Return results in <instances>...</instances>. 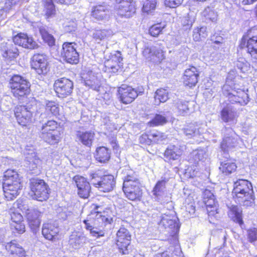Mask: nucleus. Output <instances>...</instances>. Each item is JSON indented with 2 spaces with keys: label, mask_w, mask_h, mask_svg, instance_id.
I'll use <instances>...</instances> for the list:
<instances>
[{
  "label": "nucleus",
  "mask_w": 257,
  "mask_h": 257,
  "mask_svg": "<svg viewBox=\"0 0 257 257\" xmlns=\"http://www.w3.org/2000/svg\"><path fill=\"white\" fill-rule=\"evenodd\" d=\"M31 65L39 74H45L49 71L47 59L43 54H35L32 58Z\"/></svg>",
  "instance_id": "obj_17"
},
{
  "label": "nucleus",
  "mask_w": 257,
  "mask_h": 257,
  "mask_svg": "<svg viewBox=\"0 0 257 257\" xmlns=\"http://www.w3.org/2000/svg\"><path fill=\"white\" fill-rule=\"evenodd\" d=\"M4 178L5 197L8 200H13L19 194L22 187L19 175L16 171L8 169L5 172Z\"/></svg>",
  "instance_id": "obj_4"
},
{
  "label": "nucleus",
  "mask_w": 257,
  "mask_h": 257,
  "mask_svg": "<svg viewBox=\"0 0 257 257\" xmlns=\"http://www.w3.org/2000/svg\"><path fill=\"white\" fill-rule=\"evenodd\" d=\"M27 161L29 162V167L32 171H36L34 173H39L42 165V161L38 157L35 152L34 147L27 146L24 152Z\"/></svg>",
  "instance_id": "obj_16"
},
{
  "label": "nucleus",
  "mask_w": 257,
  "mask_h": 257,
  "mask_svg": "<svg viewBox=\"0 0 257 257\" xmlns=\"http://www.w3.org/2000/svg\"><path fill=\"white\" fill-rule=\"evenodd\" d=\"M82 80L84 85L89 88L98 91L101 83L98 77L92 71L82 74Z\"/></svg>",
  "instance_id": "obj_25"
},
{
  "label": "nucleus",
  "mask_w": 257,
  "mask_h": 257,
  "mask_svg": "<svg viewBox=\"0 0 257 257\" xmlns=\"http://www.w3.org/2000/svg\"><path fill=\"white\" fill-rule=\"evenodd\" d=\"M77 45L74 42H65L62 46V55L66 61L70 64H77L79 61Z\"/></svg>",
  "instance_id": "obj_15"
},
{
  "label": "nucleus",
  "mask_w": 257,
  "mask_h": 257,
  "mask_svg": "<svg viewBox=\"0 0 257 257\" xmlns=\"http://www.w3.org/2000/svg\"><path fill=\"white\" fill-rule=\"evenodd\" d=\"M230 74L229 73L227 81L222 87V90L224 95L228 98V100L231 103L238 104L240 105H245L249 102V97L247 93L248 90L240 89L238 87L236 84L230 86L228 80L230 79Z\"/></svg>",
  "instance_id": "obj_5"
},
{
  "label": "nucleus",
  "mask_w": 257,
  "mask_h": 257,
  "mask_svg": "<svg viewBox=\"0 0 257 257\" xmlns=\"http://www.w3.org/2000/svg\"><path fill=\"white\" fill-rule=\"evenodd\" d=\"M156 56L159 60H162L164 58L163 51L161 49H157L156 47V50L153 51V56Z\"/></svg>",
  "instance_id": "obj_63"
},
{
  "label": "nucleus",
  "mask_w": 257,
  "mask_h": 257,
  "mask_svg": "<svg viewBox=\"0 0 257 257\" xmlns=\"http://www.w3.org/2000/svg\"><path fill=\"white\" fill-rule=\"evenodd\" d=\"M202 16L205 17L206 20H208L212 22H215L217 20V14L212 8L207 7L202 13Z\"/></svg>",
  "instance_id": "obj_44"
},
{
  "label": "nucleus",
  "mask_w": 257,
  "mask_h": 257,
  "mask_svg": "<svg viewBox=\"0 0 257 257\" xmlns=\"http://www.w3.org/2000/svg\"><path fill=\"white\" fill-rule=\"evenodd\" d=\"M222 133L223 139L220 144L221 150L227 152L232 151L238 145L239 136L229 127L223 128Z\"/></svg>",
  "instance_id": "obj_10"
},
{
  "label": "nucleus",
  "mask_w": 257,
  "mask_h": 257,
  "mask_svg": "<svg viewBox=\"0 0 257 257\" xmlns=\"http://www.w3.org/2000/svg\"><path fill=\"white\" fill-rule=\"evenodd\" d=\"M186 149L184 145H169L165 151L164 157L168 161L178 160Z\"/></svg>",
  "instance_id": "obj_26"
},
{
  "label": "nucleus",
  "mask_w": 257,
  "mask_h": 257,
  "mask_svg": "<svg viewBox=\"0 0 257 257\" xmlns=\"http://www.w3.org/2000/svg\"><path fill=\"white\" fill-rule=\"evenodd\" d=\"M178 218L173 215L164 214L160 221V225L163 226L166 229L171 230V235L176 234L179 229Z\"/></svg>",
  "instance_id": "obj_24"
},
{
  "label": "nucleus",
  "mask_w": 257,
  "mask_h": 257,
  "mask_svg": "<svg viewBox=\"0 0 257 257\" xmlns=\"http://www.w3.org/2000/svg\"><path fill=\"white\" fill-rule=\"evenodd\" d=\"M104 214V212H101L99 206H96L94 210L83 221L84 228L89 232L91 236L96 238L104 236L106 232L105 226L112 221L111 217L106 216Z\"/></svg>",
  "instance_id": "obj_1"
},
{
  "label": "nucleus",
  "mask_w": 257,
  "mask_h": 257,
  "mask_svg": "<svg viewBox=\"0 0 257 257\" xmlns=\"http://www.w3.org/2000/svg\"><path fill=\"white\" fill-rule=\"evenodd\" d=\"M94 133L91 131H77L76 132V139L83 145L90 147L94 137Z\"/></svg>",
  "instance_id": "obj_34"
},
{
  "label": "nucleus",
  "mask_w": 257,
  "mask_h": 257,
  "mask_svg": "<svg viewBox=\"0 0 257 257\" xmlns=\"http://www.w3.org/2000/svg\"><path fill=\"white\" fill-rule=\"evenodd\" d=\"M247 232L248 238L250 242H253L257 240V228H251Z\"/></svg>",
  "instance_id": "obj_57"
},
{
  "label": "nucleus",
  "mask_w": 257,
  "mask_h": 257,
  "mask_svg": "<svg viewBox=\"0 0 257 257\" xmlns=\"http://www.w3.org/2000/svg\"><path fill=\"white\" fill-rule=\"evenodd\" d=\"M45 109L46 111L50 112L53 115L57 116L59 114V105L55 101H46L45 102Z\"/></svg>",
  "instance_id": "obj_43"
},
{
  "label": "nucleus",
  "mask_w": 257,
  "mask_h": 257,
  "mask_svg": "<svg viewBox=\"0 0 257 257\" xmlns=\"http://www.w3.org/2000/svg\"><path fill=\"white\" fill-rule=\"evenodd\" d=\"M57 121L49 120L43 124L40 137L50 145L58 144L61 139V133Z\"/></svg>",
  "instance_id": "obj_6"
},
{
  "label": "nucleus",
  "mask_w": 257,
  "mask_h": 257,
  "mask_svg": "<svg viewBox=\"0 0 257 257\" xmlns=\"http://www.w3.org/2000/svg\"><path fill=\"white\" fill-rule=\"evenodd\" d=\"M156 5L157 0H146L143 4V11L149 13L155 9Z\"/></svg>",
  "instance_id": "obj_51"
},
{
  "label": "nucleus",
  "mask_w": 257,
  "mask_h": 257,
  "mask_svg": "<svg viewBox=\"0 0 257 257\" xmlns=\"http://www.w3.org/2000/svg\"><path fill=\"white\" fill-rule=\"evenodd\" d=\"M236 168L235 163L227 160L221 163L219 170L224 175H228L234 172Z\"/></svg>",
  "instance_id": "obj_40"
},
{
  "label": "nucleus",
  "mask_w": 257,
  "mask_h": 257,
  "mask_svg": "<svg viewBox=\"0 0 257 257\" xmlns=\"http://www.w3.org/2000/svg\"><path fill=\"white\" fill-rule=\"evenodd\" d=\"M29 226L34 233H36L40 225V219L33 220L30 218V220H28Z\"/></svg>",
  "instance_id": "obj_54"
},
{
  "label": "nucleus",
  "mask_w": 257,
  "mask_h": 257,
  "mask_svg": "<svg viewBox=\"0 0 257 257\" xmlns=\"http://www.w3.org/2000/svg\"><path fill=\"white\" fill-rule=\"evenodd\" d=\"M167 122V119L161 114H156L155 117L148 122L150 126H156L163 125Z\"/></svg>",
  "instance_id": "obj_48"
},
{
  "label": "nucleus",
  "mask_w": 257,
  "mask_h": 257,
  "mask_svg": "<svg viewBox=\"0 0 257 257\" xmlns=\"http://www.w3.org/2000/svg\"><path fill=\"white\" fill-rule=\"evenodd\" d=\"M213 193L209 190L206 189L203 193V201L214 197Z\"/></svg>",
  "instance_id": "obj_62"
},
{
  "label": "nucleus",
  "mask_w": 257,
  "mask_h": 257,
  "mask_svg": "<svg viewBox=\"0 0 257 257\" xmlns=\"http://www.w3.org/2000/svg\"><path fill=\"white\" fill-rule=\"evenodd\" d=\"M44 12L48 17L51 16L55 13V7L52 0H43Z\"/></svg>",
  "instance_id": "obj_50"
},
{
  "label": "nucleus",
  "mask_w": 257,
  "mask_h": 257,
  "mask_svg": "<svg viewBox=\"0 0 257 257\" xmlns=\"http://www.w3.org/2000/svg\"><path fill=\"white\" fill-rule=\"evenodd\" d=\"M211 40L215 44H220L223 42V38L220 36L213 35L211 36Z\"/></svg>",
  "instance_id": "obj_64"
},
{
  "label": "nucleus",
  "mask_w": 257,
  "mask_h": 257,
  "mask_svg": "<svg viewBox=\"0 0 257 257\" xmlns=\"http://www.w3.org/2000/svg\"><path fill=\"white\" fill-rule=\"evenodd\" d=\"M113 35V32L110 29H96L91 32V36L97 43L102 41H105Z\"/></svg>",
  "instance_id": "obj_32"
},
{
  "label": "nucleus",
  "mask_w": 257,
  "mask_h": 257,
  "mask_svg": "<svg viewBox=\"0 0 257 257\" xmlns=\"http://www.w3.org/2000/svg\"><path fill=\"white\" fill-rule=\"evenodd\" d=\"M207 28L205 27L197 28L193 31V38L196 41H198L201 38H205L207 36Z\"/></svg>",
  "instance_id": "obj_49"
},
{
  "label": "nucleus",
  "mask_w": 257,
  "mask_h": 257,
  "mask_svg": "<svg viewBox=\"0 0 257 257\" xmlns=\"http://www.w3.org/2000/svg\"><path fill=\"white\" fill-rule=\"evenodd\" d=\"M204 128L199 126L197 123H191L183 130V133L188 138H192L204 133Z\"/></svg>",
  "instance_id": "obj_33"
},
{
  "label": "nucleus",
  "mask_w": 257,
  "mask_h": 257,
  "mask_svg": "<svg viewBox=\"0 0 257 257\" xmlns=\"http://www.w3.org/2000/svg\"><path fill=\"white\" fill-rule=\"evenodd\" d=\"M148 138L154 143H160L167 138L163 133L158 131L151 132L148 135Z\"/></svg>",
  "instance_id": "obj_42"
},
{
  "label": "nucleus",
  "mask_w": 257,
  "mask_h": 257,
  "mask_svg": "<svg viewBox=\"0 0 257 257\" xmlns=\"http://www.w3.org/2000/svg\"><path fill=\"white\" fill-rule=\"evenodd\" d=\"M237 117L236 110L231 105H227L223 108L221 111V118L224 122L235 123Z\"/></svg>",
  "instance_id": "obj_31"
},
{
  "label": "nucleus",
  "mask_w": 257,
  "mask_h": 257,
  "mask_svg": "<svg viewBox=\"0 0 257 257\" xmlns=\"http://www.w3.org/2000/svg\"><path fill=\"white\" fill-rule=\"evenodd\" d=\"M207 157V155L205 149H197L193 151L190 154L189 162L196 166L199 162H203L204 159H206Z\"/></svg>",
  "instance_id": "obj_38"
},
{
  "label": "nucleus",
  "mask_w": 257,
  "mask_h": 257,
  "mask_svg": "<svg viewBox=\"0 0 257 257\" xmlns=\"http://www.w3.org/2000/svg\"><path fill=\"white\" fill-rule=\"evenodd\" d=\"M164 26L160 24H155L149 29V33L153 37H157L162 31Z\"/></svg>",
  "instance_id": "obj_52"
},
{
  "label": "nucleus",
  "mask_w": 257,
  "mask_h": 257,
  "mask_svg": "<svg viewBox=\"0 0 257 257\" xmlns=\"http://www.w3.org/2000/svg\"><path fill=\"white\" fill-rule=\"evenodd\" d=\"M228 215L233 221L238 223L240 225L243 224L242 219V210L237 206L232 205L228 207Z\"/></svg>",
  "instance_id": "obj_37"
},
{
  "label": "nucleus",
  "mask_w": 257,
  "mask_h": 257,
  "mask_svg": "<svg viewBox=\"0 0 257 257\" xmlns=\"http://www.w3.org/2000/svg\"><path fill=\"white\" fill-rule=\"evenodd\" d=\"M18 1L19 0H6L4 7L5 9H7L9 12L10 10L13 8Z\"/></svg>",
  "instance_id": "obj_61"
},
{
  "label": "nucleus",
  "mask_w": 257,
  "mask_h": 257,
  "mask_svg": "<svg viewBox=\"0 0 257 257\" xmlns=\"http://www.w3.org/2000/svg\"><path fill=\"white\" fill-rule=\"evenodd\" d=\"M116 2L114 9L117 16L129 18L136 13V8L133 0H116Z\"/></svg>",
  "instance_id": "obj_12"
},
{
  "label": "nucleus",
  "mask_w": 257,
  "mask_h": 257,
  "mask_svg": "<svg viewBox=\"0 0 257 257\" xmlns=\"http://www.w3.org/2000/svg\"><path fill=\"white\" fill-rule=\"evenodd\" d=\"M40 33L42 36L43 40L47 43L49 46H52L55 45V39L54 37L50 34L45 29L41 28Z\"/></svg>",
  "instance_id": "obj_46"
},
{
  "label": "nucleus",
  "mask_w": 257,
  "mask_h": 257,
  "mask_svg": "<svg viewBox=\"0 0 257 257\" xmlns=\"http://www.w3.org/2000/svg\"><path fill=\"white\" fill-rule=\"evenodd\" d=\"M54 88L58 96L64 98L72 92L73 83L69 79L61 78L55 81Z\"/></svg>",
  "instance_id": "obj_14"
},
{
  "label": "nucleus",
  "mask_w": 257,
  "mask_h": 257,
  "mask_svg": "<svg viewBox=\"0 0 257 257\" xmlns=\"http://www.w3.org/2000/svg\"><path fill=\"white\" fill-rule=\"evenodd\" d=\"M188 103L189 102L180 99L174 101L175 106L178 109V113L182 115H184L185 113L189 110Z\"/></svg>",
  "instance_id": "obj_45"
},
{
  "label": "nucleus",
  "mask_w": 257,
  "mask_h": 257,
  "mask_svg": "<svg viewBox=\"0 0 257 257\" xmlns=\"http://www.w3.org/2000/svg\"><path fill=\"white\" fill-rule=\"evenodd\" d=\"M166 183L165 180L158 181L152 191L154 199L162 204L168 203L170 201V197L165 195Z\"/></svg>",
  "instance_id": "obj_21"
},
{
  "label": "nucleus",
  "mask_w": 257,
  "mask_h": 257,
  "mask_svg": "<svg viewBox=\"0 0 257 257\" xmlns=\"http://www.w3.org/2000/svg\"><path fill=\"white\" fill-rule=\"evenodd\" d=\"M59 231L60 229L57 225L50 222L43 224L42 233L46 239L55 241L57 238Z\"/></svg>",
  "instance_id": "obj_28"
},
{
  "label": "nucleus",
  "mask_w": 257,
  "mask_h": 257,
  "mask_svg": "<svg viewBox=\"0 0 257 257\" xmlns=\"http://www.w3.org/2000/svg\"><path fill=\"white\" fill-rule=\"evenodd\" d=\"M109 10L104 6L98 5L93 7L91 12L92 16L98 20L106 19L109 17Z\"/></svg>",
  "instance_id": "obj_36"
},
{
  "label": "nucleus",
  "mask_w": 257,
  "mask_h": 257,
  "mask_svg": "<svg viewBox=\"0 0 257 257\" xmlns=\"http://www.w3.org/2000/svg\"><path fill=\"white\" fill-rule=\"evenodd\" d=\"M37 101L32 98L25 105H19L15 107L14 113L18 122L21 125L26 126L31 122L33 112L36 108Z\"/></svg>",
  "instance_id": "obj_7"
},
{
  "label": "nucleus",
  "mask_w": 257,
  "mask_h": 257,
  "mask_svg": "<svg viewBox=\"0 0 257 257\" xmlns=\"http://www.w3.org/2000/svg\"><path fill=\"white\" fill-rule=\"evenodd\" d=\"M183 0H165V4L170 8H176L180 6Z\"/></svg>",
  "instance_id": "obj_59"
},
{
  "label": "nucleus",
  "mask_w": 257,
  "mask_h": 257,
  "mask_svg": "<svg viewBox=\"0 0 257 257\" xmlns=\"http://www.w3.org/2000/svg\"><path fill=\"white\" fill-rule=\"evenodd\" d=\"M30 195L33 199L39 201L46 200L49 198L50 188L43 180H33L30 185Z\"/></svg>",
  "instance_id": "obj_9"
},
{
  "label": "nucleus",
  "mask_w": 257,
  "mask_h": 257,
  "mask_svg": "<svg viewBox=\"0 0 257 257\" xmlns=\"http://www.w3.org/2000/svg\"><path fill=\"white\" fill-rule=\"evenodd\" d=\"M78 189V194L82 198H87L89 196L91 187L87 179L81 176H75L73 178Z\"/></svg>",
  "instance_id": "obj_23"
},
{
  "label": "nucleus",
  "mask_w": 257,
  "mask_h": 257,
  "mask_svg": "<svg viewBox=\"0 0 257 257\" xmlns=\"http://www.w3.org/2000/svg\"><path fill=\"white\" fill-rule=\"evenodd\" d=\"M236 67L242 73L247 72L250 69V64L243 58H239L235 63Z\"/></svg>",
  "instance_id": "obj_47"
},
{
  "label": "nucleus",
  "mask_w": 257,
  "mask_h": 257,
  "mask_svg": "<svg viewBox=\"0 0 257 257\" xmlns=\"http://www.w3.org/2000/svg\"><path fill=\"white\" fill-rule=\"evenodd\" d=\"M252 186L246 180L239 179L234 183L232 191L233 197L235 201L246 207L254 204V196Z\"/></svg>",
  "instance_id": "obj_3"
},
{
  "label": "nucleus",
  "mask_w": 257,
  "mask_h": 257,
  "mask_svg": "<svg viewBox=\"0 0 257 257\" xmlns=\"http://www.w3.org/2000/svg\"><path fill=\"white\" fill-rule=\"evenodd\" d=\"M41 215V212L38 209H33L29 211L27 213V219L30 220L31 218L33 220L40 219Z\"/></svg>",
  "instance_id": "obj_55"
},
{
  "label": "nucleus",
  "mask_w": 257,
  "mask_h": 257,
  "mask_svg": "<svg viewBox=\"0 0 257 257\" xmlns=\"http://www.w3.org/2000/svg\"><path fill=\"white\" fill-rule=\"evenodd\" d=\"M122 58L119 51L111 54V57L104 62L105 71L115 73L122 66Z\"/></svg>",
  "instance_id": "obj_18"
},
{
  "label": "nucleus",
  "mask_w": 257,
  "mask_h": 257,
  "mask_svg": "<svg viewBox=\"0 0 257 257\" xmlns=\"http://www.w3.org/2000/svg\"><path fill=\"white\" fill-rule=\"evenodd\" d=\"M122 173L124 175L122 189L126 197L132 201L139 200L142 191L138 175L128 168L123 169Z\"/></svg>",
  "instance_id": "obj_2"
},
{
  "label": "nucleus",
  "mask_w": 257,
  "mask_h": 257,
  "mask_svg": "<svg viewBox=\"0 0 257 257\" xmlns=\"http://www.w3.org/2000/svg\"><path fill=\"white\" fill-rule=\"evenodd\" d=\"M9 213L11 215V219L14 223H18L22 221V215L15 210H13V209L11 208Z\"/></svg>",
  "instance_id": "obj_53"
},
{
  "label": "nucleus",
  "mask_w": 257,
  "mask_h": 257,
  "mask_svg": "<svg viewBox=\"0 0 257 257\" xmlns=\"http://www.w3.org/2000/svg\"><path fill=\"white\" fill-rule=\"evenodd\" d=\"M86 237L81 233L73 232L70 235L69 242L75 249L79 248L85 242Z\"/></svg>",
  "instance_id": "obj_35"
},
{
  "label": "nucleus",
  "mask_w": 257,
  "mask_h": 257,
  "mask_svg": "<svg viewBox=\"0 0 257 257\" xmlns=\"http://www.w3.org/2000/svg\"><path fill=\"white\" fill-rule=\"evenodd\" d=\"M131 240V234L130 231L124 227H120L116 233V244L122 254L128 253Z\"/></svg>",
  "instance_id": "obj_13"
},
{
  "label": "nucleus",
  "mask_w": 257,
  "mask_h": 257,
  "mask_svg": "<svg viewBox=\"0 0 257 257\" xmlns=\"http://www.w3.org/2000/svg\"><path fill=\"white\" fill-rule=\"evenodd\" d=\"M155 50L156 46L145 47L143 51V54L147 59L151 58V57L153 56V51Z\"/></svg>",
  "instance_id": "obj_56"
},
{
  "label": "nucleus",
  "mask_w": 257,
  "mask_h": 257,
  "mask_svg": "<svg viewBox=\"0 0 257 257\" xmlns=\"http://www.w3.org/2000/svg\"><path fill=\"white\" fill-rule=\"evenodd\" d=\"M240 46L241 48L246 46L247 52L250 54L252 59L257 60V36H253L247 40L246 44V39L243 37Z\"/></svg>",
  "instance_id": "obj_29"
},
{
  "label": "nucleus",
  "mask_w": 257,
  "mask_h": 257,
  "mask_svg": "<svg viewBox=\"0 0 257 257\" xmlns=\"http://www.w3.org/2000/svg\"><path fill=\"white\" fill-rule=\"evenodd\" d=\"M16 231L19 234H22L25 231V225L22 221L12 225Z\"/></svg>",
  "instance_id": "obj_58"
},
{
  "label": "nucleus",
  "mask_w": 257,
  "mask_h": 257,
  "mask_svg": "<svg viewBox=\"0 0 257 257\" xmlns=\"http://www.w3.org/2000/svg\"><path fill=\"white\" fill-rule=\"evenodd\" d=\"M10 86L14 95L18 98L30 93V82L19 75H14L10 80Z\"/></svg>",
  "instance_id": "obj_8"
},
{
  "label": "nucleus",
  "mask_w": 257,
  "mask_h": 257,
  "mask_svg": "<svg viewBox=\"0 0 257 257\" xmlns=\"http://www.w3.org/2000/svg\"><path fill=\"white\" fill-rule=\"evenodd\" d=\"M204 203L206 206V208H210L215 209L216 206V202L215 201V197L213 198H210L207 200H204Z\"/></svg>",
  "instance_id": "obj_60"
},
{
  "label": "nucleus",
  "mask_w": 257,
  "mask_h": 257,
  "mask_svg": "<svg viewBox=\"0 0 257 257\" xmlns=\"http://www.w3.org/2000/svg\"><path fill=\"white\" fill-rule=\"evenodd\" d=\"M90 177L91 183L100 191L110 192L115 186V180L112 175H105L98 179L99 177L97 174L94 173L91 174Z\"/></svg>",
  "instance_id": "obj_11"
},
{
  "label": "nucleus",
  "mask_w": 257,
  "mask_h": 257,
  "mask_svg": "<svg viewBox=\"0 0 257 257\" xmlns=\"http://www.w3.org/2000/svg\"><path fill=\"white\" fill-rule=\"evenodd\" d=\"M0 51L2 56L8 61L14 60L19 55L17 47L12 42L2 43L0 47Z\"/></svg>",
  "instance_id": "obj_22"
},
{
  "label": "nucleus",
  "mask_w": 257,
  "mask_h": 257,
  "mask_svg": "<svg viewBox=\"0 0 257 257\" xmlns=\"http://www.w3.org/2000/svg\"><path fill=\"white\" fill-rule=\"evenodd\" d=\"M154 98L156 105H159L161 102H166L169 98L168 91L163 88L157 89L155 92Z\"/></svg>",
  "instance_id": "obj_41"
},
{
  "label": "nucleus",
  "mask_w": 257,
  "mask_h": 257,
  "mask_svg": "<svg viewBox=\"0 0 257 257\" xmlns=\"http://www.w3.org/2000/svg\"><path fill=\"white\" fill-rule=\"evenodd\" d=\"M13 40L15 45H18L26 49H35L39 47L33 38L25 33H18L13 37Z\"/></svg>",
  "instance_id": "obj_19"
},
{
  "label": "nucleus",
  "mask_w": 257,
  "mask_h": 257,
  "mask_svg": "<svg viewBox=\"0 0 257 257\" xmlns=\"http://www.w3.org/2000/svg\"><path fill=\"white\" fill-rule=\"evenodd\" d=\"M198 76L199 72L197 68L192 66L185 71L183 76V83L190 87L194 86L198 82Z\"/></svg>",
  "instance_id": "obj_27"
},
{
  "label": "nucleus",
  "mask_w": 257,
  "mask_h": 257,
  "mask_svg": "<svg viewBox=\"0 0 257 257\" xmlns=\"http://www.w3.org/2000/svg\"><path fill=\"white\" fill-rule=\"evenodd\" d=\"M6 248L9 252V257H24L25 252L21 246L16 240L8 243Z\"/></svg>",
  "instance_id": "obj_30"
},
{
  "label": "nucleus",
  "mask_w": 257,
  "mask_h": 257,
  "mask_svg": "<svg viewBox=\"0 0 257 257\" xmlns=\"http://www.w3.org/2000/svg\"><path fill=\"white\" fill-rule=\"evenodd\" d=\"M95 157L98 162L105 163L110 159V151L106 147H100L96 149Z\"/></svg>",
  "instance_id": "obj_39"
},
{
  "label": "nucleus",
  "mask_w": 257,
  "mask_h": 257,
  "mask_svg": "<svg viewBox=\"0 0 257 257\" xmlns=\"http://www.w3.org/2000/svg\"><path fill=\"white\" fill-rule=\"evenodd\" d=\"M120 100L124 104L132 102L138 96L137 91L131 86L122 85L118 88Z\"/></svg>",
  "instance_id": "obj_20"
}]
</instances>
